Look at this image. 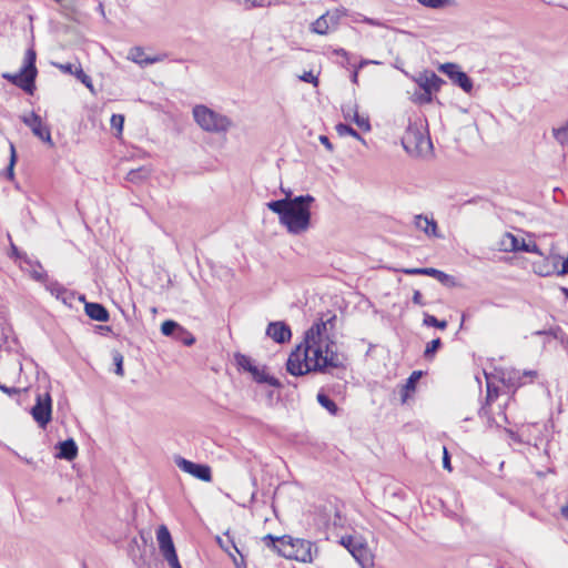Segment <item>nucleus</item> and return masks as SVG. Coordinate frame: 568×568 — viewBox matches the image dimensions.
Wrapping results in <instances>:
<instances>
[{
    "label": "nucleus",
    "instance_id": "obj_24",
    "mask_svg": "<svg viewBox=\"0 0 568 568\" xmlns=\"http://www.w3.org/2000/svg\"><path fill=\"white\" fill-rule=\"evenodd\" d=\"M415 226L423 231L428 236H438L437 234V224L433 219H428L424 215L415 216Z\"/></svg>",
    "mask_w": 568,
    "mask_h": 568
},
{
    "label": "nucleus",
    "instance_id": "obj_52",
    "mask_svg": "<svg viewBox=\"0 0 568 568\" xmlns=\"http://www.w3.org/2000/svg\"><path fill=\"white\" fill-rule=\"evenodd\" d=\"M320 142L328 150V151H333V145L329 141V139L326 136V135H321L320 136Z\"/></svg>",
    "mask_w": 568,
    "mask_h": 568
},
{
    "label": "nucleus",
    "instance_id": "obj_22",
    "mask_svg": "<svg viewBox=\"0 0 568 568\" xmlns=\"http://www.w3.org/2000/svg\"><path fill=\"white\" fill-rule=\"evenodd\" d=\"M128 58L141 67L153 64L162 61L160 55L146 57L144 50L141 47H134L129 51Z\"/></svg>",
    "mask_w": 568,
    "mask_h": 568
},
{
    "label": "nucleus",
    "instance_id": "obj_12",
    "mask_svg": "<svg viewBox=\"0 0 568 568\" xmlns=\"http://www.w3.org/2000/svg\"><path fill=\"white\" fill-rule=\"evenodd\" d=\"M439 70L445 73L455 85L463 89L464 92L470 93L473 90V80L459 69L455 63H444L439 67Z\"/></svg>",
    "mask_w": 568,
    "mask_h": 568
},
{
    "label": "nucleus",
    "instance_id": "obj_63",
    "mask_svg": "<svg viewBox=\"0 0 568 568\" xmlns=\"http://www.w3.org/2000/svg\"><path fill=\"white\" fill-rule=\"evenodd\" d=\"M33 277L38 281H41L43 278V275L38 272H34Z\"/></svg>",
    "mask_w": 568,
    "mask_h": 568
},
{
    "label": "nucleus",
    "instance_id": "obj_18",
    "mask_svg": "<svg viewBox=\"0 0 568 568\" xmlns=\"http://www.w3.org/2000/svg\"><path fill=\"white\" fill-rule=\"evenodd\" d=\"M266 335L274 342L283 344L291 339L292 332L284 322H271L266 328Z\"/></svg>",
    "mask_w": 568,
    "mask_h": 568
},
{
    "label": "nucleus",
    "instance_id": "obj_51",
    "mask_svg": "<svg viewBox=\"0 0 568 568\" xmlns=\"http://www.w3.org/2000/svg\"><path fill=\"white\" fill-rule=\"evenodd\" d=\"M412 301H413L414 304L419 305V306L426 305V303L423 300L422 293L419 291H417V290L414 291Z\"/></svg>",
    "mask_w": 568,
    "mask_h": 568
},
{
    "label": "nucleus",
    "instance_id": "obj_44",
    "mask_svg": "<svg viewBox=\"0 0 568 568\" xmlns=\"http://www.w3.org/2000/svg\"><path fill=\"white\" fill-rule=\"evenodd\" d=\"M124 116L122 114H113L111 118V126L122 131Z\"/></svg>",
    "mask_w": 568,
    "mask_h": 568
},
{
    "label": "nucleus",
    "instance_id": "obj_61",
    "mask_svg": "<svg viewBox=\"0 0 568 568\" xmlns=\"http://www.w3.org/2000/svg\"><path fill=\"white\" fill-rule=\"evenodd\" d=\"M55 3H58L63 10H68L69 7L63 3L64 0H53Z\"/></svg>",
    "mask_w": 568,
    "mask_h": 568
},
{
    "label": "nucleus",
    "instance_id": "obj_34",
    "mask_svg": "<svg viewBox=\"0 0 568 568\" xmlns=\"http://www.w3.org/2000/svg\"><path fill=\"white\" fill-rule=\"evenodd\" d=\"M74 77L83 83L90 91H93V84L91 78L83 71L80 64L74 68Z\"/></svg>",
    "mask_w": 568,
    "mask_h": 568
},
{
    "label": "nucleus",
    "instance_id": "obj_7",
    "mask_svg": "<svg viewBox=\"0 0 568 568\" xmlns=\"http://www.w3.org/2000/svg\"><path fill=\"white\" fill-rule=\"evenodd\" d=\"M234 359L237 368L250 373L256 383L268 384L270 386L276 388H280L282 386L281 382L277 378L270 376L264 368H260L258 366L254 365L251 357L241 353H236L234 355Z\"/></svg>",
    "mask_w": 568,
    "mask_h": 568
},
{
    "label": "nucleus",
    "instance_id": "obj_8",
    "mask_svg": "<svg viewBox=\"0 0 568 568\" xmlns=\"http://www.w3.org/2000/svg\"><path fill=\"white\" fill-rule=\"evenodd\" d=\"M347 14L348 10L344 7L328 10L311 24V31L321 36L327 34L328 32L336 30L339 26L341 19Z\"/></svg>",
    "mask_w": 568,
    "mask_h": 568
},
{
    "label": "nucleus",
    "instance_id": "obj_39",
    "mask_svg": "<svg viewBox=\"0 0 568 568\" xmlns=\"http://www.w3.org/2000/svg\"><path fill=\"white\" fill-rule=\"evenodd\" d=\"M417 2L427 8L440 9L449 4L452 0H417Z\"/></svg>",
    "mask_w": 568,
    "mask_h": 568
},
{
    "label": "nucleus",
    "instance_id": "obj_31",
    "mask_svg": "<svg viewBox=\"0 0 568 568\" xmlns=\"http://www.w3.org/2000/svg\"><path fill=\"white\" fill-rule=\"evenodd\" d=\"M317 400L332 415H336V413L338 410V407H337L336 403L333 399H331L326 394L318 393L317 394Z\"/></svg>",
    "mask_w": 568,
    "mask_h": 568
},
{
    "label": "nucleus",
    "instance_id": "obj_47",
    "mask_svg": "<svg viewBox=\"0 0 568 568\" xmlns=\"http://www.w3.org/2000/svg\"><path fill=\"white\" fill-rule=\"evenodd\" d=\"M300 79L307 83H313L317 85V78L313 74V72H304L303 75L300 77Z\"/></svg>",
    "mask_w": 568,
    "mask_h": 568
},
{
    "label": "nucleus",
    "instance_id": "obj_9",
    "mask_svg": "<svg viewBox=\"0 0 568 568\" xmlns=\"http://www.w3.org/2000/svg\"><path fill=\"white\" fill-rule=\"evenodd\" d=\"M159 549L171 568H182L180 565L171 534L166 526L161 525L156 530Z\"/></svg>",
    "mask_w": 568,
    "mask_h": 568
},
{
    "label": "nucleus",
    "instance_id": "obj_50",
    "mask_svg": "<svg viewBox=\"0 0 568 568\" xmlns=\"http://www.w3.org/2000/svg\"><path fill=\"white\" fill-rule=\"evenodd\" d=\"M402 272L407 275H425L426 267H424V268H403Z\"/></svg>",
    "mask_w": 568,
    "mask_h": 568
},
{
    "label": "nucleus",
    "instance_id": "obj_32",
    "mask_svg": "<svg viewBox=\"0 0 568 568\" xmlns=\"http://www.w3.org/2000/svg\"><path fill=\"white\" fill-rule=\"evenodd\" d=\"M336 132L341 136H343V135H351V136L355 138L356 140L364 141L363 138L361 136V134L355 129H353L351 125H348V124L338 123L336 125Z\"/></svg>",
    "mask_w": 568,
    "mask_h": 568
},
{
    "label": "nucleus",
    "instance_id": "obj_29",
    "mask_svg": "<svg viewBox=\"0 0 568 568\" xmlns=\"http://www.w3.org/2000/svg\"><path fill=\"white\" fill-rule=\"evenodd\" d=\"M181 325L175 321L168 320L164 321L161 325V333L165 336L175 337L176 333H179Z\"/></svg>",
    "mask_w": 568,
    "mask_h": 568
},
{
    "label": "nucleus",
    "instance_id": "obj_33",
    "mask_svg": "<svg viewBox=\"0 0 568 568\" xmlns=\"http://www.w3.org/2000/svg\"><path fill=\"white\" fill-rule=\"evenodd\" d=\"M176 341L183 343L186 346H191L195 343V337L184 327L181 326L179 333H176L175 337Z\"/></svg>",
    "mask_w": 568,
    "mask_h": 568
},
{
    "label": "nucleus",
    "instance_id": "obj_53",
    "mask_svg": "<svg viewBox=\"0 0 568 568\" xmlns=\"http://www.w3.org/2000/svg\"><path fill=\"white\" fill-rule=\"evenodd\" d=\"M422 103H429L432 102V94H427L425 91L418 99Z\"/></svg>",
    "mask_w": 568,
    "mask_h": 568
},
{
    "label": "nucleus",
    "instance_id": "obj_45",
    "mask_svg": "<svg viewBox=\"0 0 568 568\" xmlns=\"http://www.w3.org/2000/svg\"><path fill=\"white\" fill-rule=\"evenodd\" d=\"M361 541H357L352 536L343 537L341 540V544L347 548V550L352 554L353 547H356V544H359Z\"/></svg>",
    "mask_w": 568,
    "mask_h": 568
},
{
    "label": "nucleus",
    "instance_id": "obj_20",
    "mask_svg": "<svg viewBox=\"0 0 568 568\" xmlns=\"http://www.w3.org/2000/svg\"><path fill=\"white\" fill-rule=\"evenodd\" d=\"M342 111L345 120L353 121L363 131L371 130L368 118L358 113L357 105H345L342 108Z\"/></svg>",
    "mask_w": 568,
    "mask_h": 568
},
{
    "label": "nucleus",
    "instance_id": "obj_59",
    "mask_svg": "<svg viewBox=\"0 0 568 568\" xmlns=\"http://www.w3.org/2000/svg\"><path fill=\"white\" fill-rule=\"evenodd\" d=\"M523 376L535 377V376H537V372L536 371H525L523 373Z\"/></svg>",
    "mask_w": 568,
    "mask_h": 568
},
{
    "label": "nucleus",
    "instance_id": "obj_46",
    "mask_svg": "<svg viewBox=\"0 0 568 568\" xmlns=\"http://www.w3.org/2000/svg\"><path fill=\"white\" fill-rule=\"evenodd\" d=\"M443 467L448 471H452L450 456L446 447H443Z\"/></svg>",
    "mask_w": 568,
    "mask_h": 568
},
{
    "label": "nucleus",
    "instance_id": "obj_1",
    "mask_svg": "<svg viewBox=\"0 0 568 568\" xmlns=\"http://www.w3.org/2000/svg\"><path fill=\"white\" fill-rule=\"evenodd\" d=\"M336 316L326 322L314 323L305 333L304 342L293 351L287 359L286 369L291 375L302 376L310 372H326L343 366L337 346L327 335V325L333 326Z\"/></svg>",
    "mask_w": 568,
    "mask_h": 568
},
{
    "label": "nucleus",
    "instance_id": "obj_58",
    "mask_svg": "<svg viewBox=\"0 0 568 568\" xmlns=\"http://www.w3.org/2000/svg\"><path fill=\"white\" fill-rule=\"evenodd\" d=\"M287 486H288L287 484L280 485V486L277 487V489L275 490V495H276V494H283V493H284V489H285Z\"/></svg>",
    "mask_w": 568,
    "mask_h": 568
},
{
    "label": "nucleus",
    "instance_id": "obj_6",
    "mask_svg": "<svg viewBox=\"0 0 568 568\" xmlns=\"http://www.w3.org/2000/svg\"><path fill=\"white\" fill-rule=\"evenodd\" d=\"M193 118L202 130L210 133H225L233 125L230 118L203 104L193 108Z\"/></svg>",
    "mask_w": 568,
    "mask_h": 568
},
{
    "label": "nucleus",
    "instance_id": "obj_14",
    "mask_svg": "<svg viewBox=\"0 0 568 568\" xmlns=\"http://www.w3.org/2000/svg\"><path fill=\"white\" fill-rule=\"evenodd\" d=\"M175 464L181 470L192 475L193 477H195L197 479H201L204 481L211 480V477H212L211 468L207 465L196 464V463L187 460L181 456H178L175 458Z\"/></svg>",
    "mask_w": 568,
    "mask_h": 568
},
{
    "label": "nucleus",
    "instance_id": "obj_54",
    "mask_svg": "<svg viewBox=\"0 0 568 568\" xmlns=\"http://www.w3.org/2000/svg\"><path fill=\"white\" fill-rule=\"evenodd\" d=\"M365 63H366L365 61H362V62L359 63L358 68H356V69L354 70V72H353V74H352V81H353L354 83H356V82H357V78H358V69H359V68H362Z\"/></svg>",
    "mask_w": 568,
    "mask_h": 568
},
{
    "label": "nucleus",
    "instance_id": "obj_37",
    "mask_svg": "<svg viewBox=\"0 0 568 568\" xmlns=\"http://www.w3.org/2000/svg\"><path fill=\"white\" fill-rule=\"evenodd\" d=\"M564 331L560 326H554L548 329L542 331H536L534 335H549L552 336L555 339H562L564 338Z\"/></svg>",
    "mask_w": 568,
    "mask_h": 568
},
{
    "label": "nucleus",
    "instance_id": "obj_30",
    "mask_svg": "<svg viewBox=\"0 0 568 568\" xmlns=\"http://www.w3.org/2000/svg\"><path fill=\"white\" fill-rule=\"evenodd\" d=\"M552 135L560 145L568 144V121L560 128H554Z\"/></svg>",
    "mask_w": 568,
    "mask_h": 568
},
{
    "label": "nucleus",
    "instance_id": "obj_49",
    "mask_svg": "<svg viewBox=\"0 0 568 568\" xmlns=\"http://www.w3.org/2000/svg\"><path fill=\"white\" fill-rule=\"evenodd\" d=\"M505 433L509 436V438L513 442L518 443V444L523 443V439H521L520 435L518 433L514 432L513 429L505 428Z\"/></svg>",
    "mask_w": 568,
    "mask_h": 568
},
{
    "label": "nucleus",
    "instance_id": "obj_21",
    "mask_svg": "<svg viewBox=\"0 0 568 568\" xmlns=\"http://www.w3.org/2000/svg\"><path fill=\"white\" fill-rule=\"evenodd\" d=\"M57 448L58 453L55 457L60 459L73 460L78 455V446L72 438L60 442Z\"/></svg>",
    "mask_w": 568,
    "mask_h": 568
},
{
    "label": "nucleus",
    "instance_id": "obj_10",
    "mask_svg": "<svg viewBox=\"0 0 568 568\" xmlns=\"http://www.w3.org/2000/svg\"><path fill=\"white\" fill-rule=\"evenodd\" d=\"M31 415L41 428H44L51 422L52 399L48 392L37 395L36 404L31 408Z\"/></svg>",
    "mask_w": 568,
    "mask_h": 568
},
{
    "label": "nucleus",
    "instance_id": "obj_42",
    "mask_svg": "<svg viewBox=\"0 0 568 568\" xmlns=\"http://www.w3.org/2000/svg\"><path fill=\"white\" fill-rule=\"evenodd\" d=\"M55 68H58L61 72L73 74L74 75V68L78 65H74L72 63H53Z\"/></svg>",
    "mask_w": 568,
    "mask_h": 568
},
{
    "label": "nucleus",
    "instance_id": "obj_19",
    "mask_svg": "<svg viewBox=\"0 0 568 568\" xmlns=\"http://www.w3.org/2000/svg\"><path fill=\"white\" fill-rule=\"evenodd\" d=\"M352 556L362 568L374 567V555L365 544H356V547H353Z\"/></svg>",
    "mask_w": 568,
    "mask_h": 568
},
{
    "label": "nucleus",
    "instance_id": "obj_11",
    "mask_svg": "<svg viewBox=\"0 0 568 568\" xmlns=\"http://www.w3.org/2000/svg\"><path fill=\"white\" fill-rule=\"evenodd\" d=\"M21 121L30 128L33 135L39 138L42 142L47 143L50 148L54 146L51 138V131L49 125L43 123L40 115L34 112L21 116Z\"/></svg>",
    "mask_w": 568,
    "mask_h": 568
},
{
    "label": "nucleus",
    "instance_id": "obj_40",
    "mask_svg": "<svg viewBox=\"0 0 568 568\" xmlns=\"http://www.w3.org/2000/svg\"><path fill=\"white\" fill-rule=\"evenodd\" d=\"M112 359H113V364L115 366V374L119 375V376H123L124 375V371H123V356L120 352L115 351L113 352L112 354Z\"/></svg>",
    "mask_w": 568,
    "mask_h": 568
},
{
    "label": "nucleus",
    "instance_id": "obj_16",
    "mask_svg": "<svg viewBox=\"0 0 568 568\" xmlns=\"http://www.w3.org/2000/svg\"><path fill=\"white\" fill-rule=\"evenodd\" d=\"M318 524L325 527H343L345 518L342 516L339 509L331 503L325 504L318 514Z\"/></svg>",
    "mask_w": 568,
    "mask_h": 568
},
{
    "label": "nucleus",
    "instance_id": "obj_57",
    "mask_svg": "<svg viewBox=\"0 0 568 568\" xmlns=\"http://www.w3.org/2000/svg\"><path fill=\"white\" fill-rule=\"evenodd\" d=\"M559 342L565 348H568V336L566 335V333H564V338L559 339Z\"/></svg>",
    "mask_w": 568,
    "mask_h": 568
},
{
    "label": "nucleus",
    "instance_id": "obj_55",
    "mask_svg": "<svg viewBox=\"0 0 568 568\" xmlns=\"http://www.w3.org/2000/svg\"><path fill=\"white\" fill-rule=\"evenodd\" d=\"M559 274L560 275L568 274V257L562 262V266H561Z\"/></svg>",
    "mask_w": 568,
    "mask_h": 568
},
{
    "label": "nucleus",
    "instance_id": "obj_36",
    "mask_svg": "<svg viewBox=\"0 0 568 568\" xmlns=\"http://www.w3.org/2000/svg\"><path fill=\"white\" fill-rule=\"evenodd\" d=\"M442 341L439 337L433 339L426 345L424 357L427 359H430L434 357L435 353L440 348Z\"/></svg>",
    "mask_w": 568,
    "mask_h": 568
},
{
    "label": "nucleus",
    "instance_id": "obj_27",
    "mask_svg": "<svg viewBox=\"0 0 568 568\" xmlns=\"http://www.w3.org/2000/svg\"><path fill=\"white\" fill-rule=\"evenodd\" d=\"M423 373L420 371H414L410 376L406 379V383L404 385V394H403V402L406 400L408 394L410 392H414L416 389V385L422 377Z\"/></svg>",
    "mask_w": 568,
    "mask_h": 568
},
{
    "label": "nucleus",
    "instance_id": "obj_64",
    "mask_svg": "<svg viewBox=\"0 0 568 568\" xmlns=\"http://www.w3.org/2000/svg\"><path fill=\"white\" fill-rule=\"evenodd\" d=\"M11 250L14 255H17V256L19 255L18 248L14 244H11Z\"/></svg>",
    "mask_w": 568,
    "mask_h": 568
},
{
    "label": "nucleus",
    "instance_id": "obj_56",
    "mask_svg": "<svg viewBox=\"0 0 568 568\" xmlns=\"http://www.w3.org/2000/svg\"><path fill=\"white\" fill-rule=\"evenodd\" d=\"M338 55H342L346 59L347 63H349V53L345 51L344 49H339L336 51Z\"/></svg>",
    "mask_w": 568,
    "mask_h": 568
},
{
    "label": "nucleus",
    "instance_id": "obj_41",
    "mask_svg": "<svg viewBox=\"0 0 568 568\" xmlns=\"http://www.w3.org/2000/svg\"><path fill=\"white\" fill-rule=\"evenodd\" d=\"M358 18L354 19L355 22H364L373 27H384V23L377 19L364 17L362 14H357Z\"/></svg>",
    "mask_w": 568,
    "mask_h": 568
},
{
    "label": "nucleus",
    "instance_id": "obj_23",
    "mask_svg": "<svg viewBox=\"0 0 568 568\" xmlns=\"http://www.w3.org/2000/svg\"><path fill=\"white\" fill-rule=\"evenodd\" d=\"M85 314L94 321L106 322L109 321L108 310L99 303H85Z\"/></svg>",
    "mask_w": 568,
    "mask_h": 568
},
{
    "label": "nucleus",
    "instance_id": "obj_43",
    "mask_svg": "<svg viewBox=\"0 0 568 568\" xmlns=\"http://www.w3.org/2000/svg\"><path fill=\"white\" fill-rule=\"evenodd\" d=\"M10 151H11V155H10V163H9V166H8V178L10 180L13 179V166H14V163H16V150H14V146L13 144H10Z\"/></svg>",
    "mask_w": 568,
    "mask_h": 568
},
{
    "label": "nucleus",
    "instance_id": "obj_38",
    "mask_svg": "<svg viewBox=\"0 0 568 568\" xmlns=\"http://www.w3.org/2000/svg\"><path fill=\"white\" fill-rule=\"evenodd\" d=\"M425 275L435 277L443 284H446L448 282V280L450 278V276L448 274H446L443 271H439L437 268H433V267H426Z\"/></svg>",
    "mask_w": 568,
    "mask_h": 568
},
{
    "label": "nucleus",
    "instance_id": "obj_2",
    "mask_svg": "<svg viewBox=\"0 0 568 568\" xmlns=\"http://www.w3.org/2000/svg\"><path fill=\"white\" fill-rule=\"evenodd\" d=\"M291 192L282 200L271 201L266 206L276 213L280 223L284 225L292 235H301L311 227V205L315 197L311 194L290 197Z\"/></svg>",
    "mask_w": 568,
    "mask_h": 568
},
{
    "label": "nucleus",
    "instance_id": "obj_25",
    "mask_svg": "<svg viewBox=\"0 0 568 568\" xmlns=\"http://www.w3.org/2000/svg\"><path fill=\"white\" fill-rule=\"evenodd\" d=\"M438 505L443 508V510L446 513L449 517H458V510L460 508V505L458 503V499L452 498V499H436Z\"/></svg>",
    "mask_w": 568,
    "mask_h": 568
},
{
    "label": "nucleus",
    "instance_id": "obj_60",
    "mask_svg": "<svg viewBox=\"0 0 568 568\" xmlns=\"http://www.w3.org/2000/svg\"><path fill=\"white\" fill-rule=\"evenodd\" d=\"M561 515L566 518H568V504L566 506H562L560 508Z\"/></svg>",
    "mask_w": 568,
    "mask_h": 568
},
{
    "label": "nucleus",
    "instance_id": "obj_48",
    "mask_svg": "<svg viewBox=\"0 0 568 568\" xmlns=\"http://www.w3.org/2000/svg\"><path fill=\"white\" fill-rule=\"evenodd\" d=\"M0 390H2L4 394H8L9 396L18 395L20 394V389L17 387H8L0 383Z\"/></svg>",
    "mask_w": 568,
    "mask_h": 568
},
{
    "label": "nucleus",
    "instance_id": "obj_26",
    "mask_svg": "<svg viewBox=\"0 0 568 568\" xmlns=\"http://www.w3.org/2000/svg\"><path fill=\"white\" fill-rule=\"evenodd\" d=\"M150 169L141 166L128 172L126 180L132 183H140L150 176Z\"/></svg>",
    "mask_w": 568,
    "mask_h": 568
},
{
    "label": "nucleus",
    "instance_id": "obj_4",
    "mask_svg": "<svg viewBox=\"0 0 568 568\" xmlns=\"http://www.w3.org/2000/svg\"><path fill=\"white\" fill-rule=\"evenodd\" d=\"M404 150L413 158L426 159L433 154V143L423 124L409 123L403 138Z\"/></svg>",
    "mask_w": 568,
    "mask_h": 568
},
{
    "label": "nucleus",
    "instance_id": "obj_3",
    "mask_svg": "<svg viewBox=\"0 0 568 568\" xmlns=\"http://www.w3.org/2000/svg\"><path fill=\"white\" fill-rule=\"evenodd\" d=\"M263 544L280 556L302 562H312L313 544L310 540L292 538L291 536L274 537L271 534L262 538Z\"/></svg>",
    "mask_w": 568,
    "mask_h": 568
},
{
    "label": "nucleus",
    "instance_id": "obj_17",
    "mask_svg": "<svg viewBox=\"0 0 568 568\" xmlns=\"http://www.w3.org/2000/svg\"><path fill=\"white\" fill-rule=\"evenodd\" d=\"M418 87L427 94H433L440 90L445 81L439 78L434 71H424L419 73L415 79Z\"/></svg>",
    "mask_w": 568,
    "mask_h": 568
},
{
    "label": "nucleus",
    "instance_id": "obj_35",
    "mask_svg": "<svg viewBox=\"0 0 568 568\" xmlns=\"http://www.w3.org/2000/svg\"><path fill=\"white\" fill-rule=\"evenodd\" d=\"M423 324L426 326H432V327H436L439 329H445L447 327L446 321H439L434 315H430L427 313L424 314Z\"/></svg>",
    "mask_w": 568,
    "mask_h": 568
},
{
    "label": "nucleus",
    "instance_id": "obj_5",
    "mask_svg": "<svg viewBox=\"0 0 568 568\" xmlns=\"http://www.w3.org/2000/svg\"><path fill=\"white\" fill-rule=\"evenodd\" d=\"M37 53L30 48L27 50L24 55V63L19 73H2V78L10 81L12 84L22 89L28 94H33L36 89V78L38 70L36 67Z\"/></svg>",
    "mask_w": 568,
    "mask_h": 568
},
{
    "label": "nucleus",
    "instance_id": "obj_15",
    "mask_svg": "<svg viewBox=\"0 0 568 568\" xmlns=\"http://www.w3.org/2000/svg\"><path fill=\"white\" fill-rule=\"evenodd\" d=\"M318 524L325 527H343L345 518L342 516L339 509L331 503L325 504L318 514Z\"/></svg>",
    "mask_w": 568,
    "mask_h": 568
},
{
    "label": "nucleus",
    "instance_id": "obj_62",
    "mask_svg": "<svg viewBox=\"0 0 568 568\" xmlns=\"http://www.w3.org/2000/svg\"><path fill=\"white\" fill-rule=\"evenodd\" d=\"M216 542L221 546V548H223L224 550L229 551V549L225 547L223 540L221 537H216Z\"/></svg>",
    "mask_w": 568,
    "mask_h": 568
},
{
    "label": "nucleus",
    "instance_id": "obj_13",
    "mask_svg": "<svg viewBox=\"0 0 568 568\" xmlns=\"http://www.w3.org/2000/svg\"><path fill=\"white\" fill-rule=\"evenodd\" d=\"M500 246L505 252H527L541 254L539 247L535 243H526L524 239H518L511 233H505L503 235Z\"/></svg>",
    "mask_w": 568,
    "mask_h": 568
},
{
    "label": "nucleus",
    "instance_id": "obj_28",
    "mask_svg": "<svg viewBox=\"0 0 568 568\" xmlns=\"http://www.w3.org/2000/svg\"><path fill=\"white\" fill-rule=\"evenodd\" d=\"M233 2L244 10H252L254 8H265L272 4L271 0H233Z\"/></svg>",
    "mask_w": 568,
    "mask_h": 568
}]
</instances>
